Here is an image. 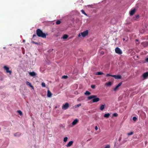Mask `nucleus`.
<instances>
[{"label":"nucleus","mask_w":148,"mask_h":148,"mask_svg":"<svg viewBox=\"0 0 148 148\" xmlns=\"http://www.w3.org/2000/svg\"><path fill=\"white\" fill-rule=\"evenodd\" d=\"M16 134H17V133H15V134H14V136H16Z\"/></svg>","instance_id":"44"},{"label":"nucleus","mask_w":148,"mask_h":148,"mask_svg":"<svg viewBox=\"0 0 148 148\" xmlns=\"http://www.w3.org/2000/svg\"><path fill=\"white\" fill-rule=\"evenodd\" d=\"M68 77V76L67 75H64L62 76V78L64 79H66Z\"/></svg>","instance_id":"24"},{"label":"nucleus","mask_w":148,"mask_h":148,"mask_svg":"<svg viewBox=\"0 0 148 148\" xmlns=\"http://www.w3.org/2000/svg\"><path fill=\"white\" fill-rule=\"evenodd\" d=\"M118 87L117 86L114 88V90L115 91H116L118 88Z\"/></svg>","instance_id":"36"},{"label":"nucleus","mask_w":148,"mask_h":148,"mask_svg":"<svg viewBox=\"0 0 148 148\" xmlns=\"http://www.w3.org/2000/svg\"><path fill=\"white\" fill-rule=\"evenodd\" d=\"M136 44H138V42H136Z\"/></svg>","instance_id":"48"},{"label":"nucleus","mask_w":148,"mask_h":148,"mask_svg":"<svg viewBox=\"0 0 148 148\" xmlns=\"http://www.w3.org/2000/svg\"><path fill=\"white\" fill-rule=\"evenodd\" d=\"M32 43H33V44H36V45H39V43L37 42H34V41H32Z\"/></svg>","instance_id":"34"},{"label":"nucleus","mask_w":148,"mask_h":148,"mask_svg":"<svg viewBox=\"0 0 148 148\" xmlns=\"http://www.w3.org/2000/svg\"><path fill=\"white\" fill-rule=\"evenodd\" d=\"M68 37V35L66 34L64 35L62 37V38L64 39H67Z\"/></svg>","instance_id":"17"},{"label":"nucleus","mask_w":148,"mask_h":148,"mask_svg":"<svg viewBox=\"0 0 148 148\" xmlns=\"http://www.w3.org/2000/svg\"><path fill=\"white\" fill-rule=\"evenodd\" d=\"M136 41L138 42V40L137 39L136 40Z\"/></svg>","instance_id":"45"},{"label":"nucleus","mask_w":148,"mask_h":148,"mask_svg":"<svg viewBox=\"0 0 148 148\" xmlns=\"http://www.w3.org/2000/svg\"><path fill=\"white\" fill-rule=\"evenodd\" d=\"M29 75L31 76H34L36 75V73L34 72H29Z\"/></svg>","instance_id":"12"},{"label":"nucleus","mask_w":148,"mask_h":148,"mask_svg":"<svg viewBox=\"0 0 148 148\" xmlns=\"http://www.w3.org/2000/svg\"><path fill=\"white\" fill-rule=\"evenodd\" d=\"M145 61L147 62H148V58H146L145 59Z\"/></svg>","instance_id":"41"},{"label":"nucleus","mask_w":148,"mask_h":148,"mask_svg":"<svg viewBox=\"0 0 148 148\" xmlns=\"http://www.w3.org/2000/svg\"><path fill=\"white\" fill-rule=\"evenodd\" d=\"M95 129L96 130H98V127L97 126H95Z\"/></svg>","instance_id":"38"},{"label":"nucleus","mask_w":148,"mask_h":148,"mask_svg":"<svg viewBox=\"0 0 148 148\" xmlns=\"http://www.w3.org/2000/svg\"><path fill=\"white\" fill-rule=\"evenodd\" d=\"M41 85L42 87H45V83L43 82L42 83Z\"/></svg>","instance_id":"25"},{"label":"nucleus","mask_w":148,"mask_h":148,"mask_svg":"<svg viewBox=\"0 0 148 148\" xmlns=\"http://www.w3.org/2000/svg\"><path fill=\"white\" fill-rule=\"evenodd\" d=\"M135 10L134 9L131 10L130 12V16L133 15L135 13Z\"/></svg>","instance_id":"13"},{"label":"nucleus","mask_w":148,"mask_h":148,"mask_svg":"<svg viewBox=\"0 0 148 148\" xmlns=\"http://www.w3.org/2000/svg\"><path fill=\"white\" fill-rule=\"evenodd\" d=\"M78 121L77 119H75L73 121L72 123V125H75L78 122Z\"/></svg>","instance_id":"11"},{"label":"nucleus","mask_w":148,"mask_h":148,"mask_svg":"<svg viewBox=\"0 0 148 148\" xmlns=\"http://www.w3.org/2000/svg\"><path fill=\"white\" fill-rule=\"evenodd\" d=\"M81 106V103L78 104L77 105V107H79Z\"/></svg>","instance_id":"37"},{"label":"nucleus","mask_w":148,"mask_h":148,"mask_svg":"<svg viewBox=\"0 0 148 148\" xmlns=\"http://www.w3.org/2000/svg\"><path fill=\"white\" fill-rule=\"evenodd\" d=\"M110 146L109 145H107L104 148H110Z\"/></svg>","instance_id":"35"},{"label":"nucleus","mask_w":148,"mask_h":148,"mask_svg":"<svg viewBox=\"0 0 148 148\" xmlns=\"http://www.w3.org/2000/svg\"><path fill=\"white\" fill-rule=\"evenodd\" d=\"M88 30H86L82 32H81V34L83 37H85L88 35Z\"/></svg>","instance_id":"5"},{"label":"nucleus","mask_w":148,"mask_h":148,"mask_svg":"<svg viewBox=\"0 0 148 148\" xmlns=\"http://www.w3.org/2000/svg\"><path fill=\"white\" fill-rule=\"evenodd\" d=\"M91 87L92 89H94L95 88V86L94 85H92Z\"/></svg>","instance_id":"32"},{"label":"nucleus","mask_w":148,"mask_h":148,"mask_svg":"<svg viewBox=\"0 0 148 148\" xmlns=\"http://www.w3.org/2000/svg\"><path fill=\"white\" fill-rule=\"evenodd\" d=\"M118 116V114L117 113H114L113 114V116L114 117H116Z\"/></svg>","instance_id":"26"},{"label":"nucleus","mask_w":148,"mask_h":148,"mask_svg":"<svg viewBox=\"0 0 148 148\" xmlns=\"http://www.w3.org/2000/svg\"><path fill=\"white\" fill-rule=\"evenodd\" d=\"M112 82H109L108 83H106L105 85L107 86H110L112 85Z\"/></svg>","instance_id":"19"},{"label":"nucleus","mask_w":148,"mask_h":148,"mask_svg":"<svg viewBox=\"0 0 148 148\" xmlns=\"http://www.w3.org/2000/svg\"><path fill=\"white\" fill-rule=\"evenodd\" d=\"M144 79H146L148 77V72H146L143 74L142 75Z\"/></svg>","instance_id":"7"},{"label":"nucleus","mask_w":148,"mask_h":148,"mask_svg":"<svg viewBox=\"0 0 148 148\" xmlns=\"http://www.w3.org/2000/svg\"><path fill=\"white\" fill-rule=\"evenodd\" d=\"M133 134V132H131L130 133H128L127 134L128 136H130V135H132Z\"/></svg>","instance_id":"27"},{"label":"nucleus","mask_w":148,"mask_h":148,"mask_svg":"<svg viewBox=\"0 0 148 148\" xmlns=\"http://www.w3.org/2000/svg\"><path fill=\"white\" fill-rule=\"evenodd\" d=\"M52 95V94L51 92L49 90H47V97H50Z\"/></svg>","instance_id":"9"},{"label":"nucleus","mask_w":148,"mask_h":148,"mask_svg":"<svg viewBox=\"0 0 148 148\" xmlns=\"http://www.w3.org/2000/svg\"><path fill=\"white\" fill-rule=\"evenodd\" d=\"M106 107L105 104L102 105L100 107V109L101 110H103Z\"/></svg>","instance_id":"16"},{"label":"nucleus","mask_w":148,"mask_h":148,"mask_svg":"<svg viewBox=\"0 0 148 148\" xmlns=\"http://www.w3.org/2000/svg\"><path fill=\"white\" fill-rule=\"evenodd\" d=\"M104 52L103 51H102L101 52V54L103 55L104 54Z\"/></svg>","instance_id":"40"},{"label":"nucleus","mask_w":148,"mask_h":148,"mask_svg":"<svg viewBox=\"0 0 148 148\" xmlns=\"http://www.w3.org/2000/svg\"><path fill=\"white\" fill-rule=\"evenodd\" d=\"M26 84L27 85L31 87L32 89H34L33 86L31 85V84L28 81L26 82Z\"/></svg>","instance_id":"14"},{"label":"nucleus","mask_w":148,"mask_h":148,"mask_svg":"<svg viewBox=\"0 0 148 148\" xmlns=\"http://www.w3.org/2000/svg\"><path fill=\"white\" fill-rule=\"evenodd\" d=\"M122 84V82H121L120 83H119L116 86L118 87H119V86H120Z\"/></svg>","instance_id":"31"},{"label":"nucleus","mask_w":148,"mask_h":148,"mask_svg":"<svg viewBox=\"0 0 148 148\" xmlns=\"http://www.w3.org/2000/svg\"><path fill=\"white\" fill-rule=\"evenodd\" d=\"M103 74L104 73L103 72H99L96 73V75H103Z\"/></svg>","instance_id":"18"},{"label":"nucleus","mask_w":148,"mask_h":148,"mask_svg":"<svg viewBox=\"0 0 148 148\" xmlns=\"http://www.w3.org/2000/svg\"><path fill=\"white\" fill-rule=\"evenodd\" d=\"M36 36V35L35 34H34L33 35V38H34V37H35Z\"/></svg>","instance_id":"43"},{"label":"nucleus","mask_w":148,"mask_h":148,"mask_svg":"<svg viewBox=\"0 0 148 148\" xmlns=\"http://www.w3.org/2000/svg\"><path fill=\"white\" fill-rule=\"evenodd\" d=\"M123 41H124V40H125V38H123Z\"/></svg>","instance_id":"46"},{"label":"nucleus","mask_w":148,"mask_h":148,"mask_svg":"<svg viewBox=\"0 0 148 148\" xmlns=\"http://www.w3.org/2000/svg\"><path fill=\"white\" fill-rule=\"evenodd\" d=\"M81 12H82V14H84L86 16H87V14L84 11V10H81Z\"/></svg>","instance_id":"21"},{"label":"nucleus","mask_w":148,"mask_h":148,"mask_svg":"<svg viewBox=\"0 0 148 148\" xmlns=\"http://www.w3.org/2000/svg\"><path fill=\"white\" fill-rule=\"evenodd\" d=\"M61 23V21L59 20L57 21L56 22V24L57 25L60 24Z\"/></svg>","instance_id":"23"},{"label":"nucleus","mask_w":148,"mask_h":148,"mask_svg":"<svg viewBox=\"0 0 148 148\" xmlns=\"http://www.w3.org/2000/svg\"><path fill=\"white\" fill-rule=\"evenodd\" d=\"M67 139L68 138L67 137H65V138H64V142H66L67 141Z\"/></svg>","instance_id":"29"},{"label":"nucleus","mask_w":148,"mask_h":148,"mask_svg":"<svg viewBox=\"0 0 148 148\" xmlns=\"http://www.w3.org/2000/svg\"><path fill=\"white\" fill-rule=\"evenodd\" d=\"M115 51L116 53L119 54H121L122 53V51L118 47H117L115 48Z\"/></svg>","instance_id":"3"},{"label":"nucleus","mask_w":148,"mask_h":148,"mask_svg":"<svg viewBox=\"0 0 148 148\" xmlns=\"http://www.w3.org/2000/svg\"><path fill=\"white\" fill-rule=\"evenodd\" d=\"M69 107V104L67 103H66L63 105L62 107V109L64 110H66Z\"/></svg>","instance_id":"6"},{"label":"nucleus","mask_w":148,"mask_h":148,"mask_svg":"<svg viewBox=\"0 0 148 148\" xmlns=\"http://www.w3.org/2000/svg\"><path fill=\"white\" fill-rule=\"evenodd\" d=\"M17 112H18L21 116L22 115V112L21 111V110H17Z\"/></svg>","instance_id":"22"},{"label":"nucleus","mask_w":148,"mask_h":148,"mask_svg":"<svg viewBox=\"0 0 148 148\" xmlns=\"http://www.w3.org/2000/svg\"><path fill=\"white\" fill-rule=\"evenodd\" d=\"M36 34L37 36L39 37L43 38H46V34L43 33L42 31L39 29H37L36 30Z\"/></svg>","instance_id":"1"},{"label":"nucleus","mask_w":148,"mask_h":148,"mask_svg":"<svg viewBox=\"0 0 148 148\" xmlns=\"http://www.w3.org/2000/svg\"><path fill=\"white\" fill-rule=\"evenodd\" d=\"M81 33H80L78 35V37H79L80 36H81Z\"/></svg>","instance_id":"42"},{"label":"nucleus","mask_w":148,"mask_h":148,"mask_svg":"<svg viewBox=\"0 0 148 148\" xmlns=\"http://www.w3.org/2000/svg\"><path fill=\"white\" fill-rule=\"evenodd\" d=\"M137 119V118L135 116L133 117V120L134 121H136Z\"/></svg>","instance_id":"28"},{"label":"nucleus","mask_w":148,"mask_h":148,"mask_svg":"<svg viewBox=\"0 0 148 148\" xmlns=\"http://www.w3.org/2000/svg\"><path fill=\"white\" fill-rule=\"evenodd\" d=\"M84 94L86 95H89L91 94V93L88 91L86 90Z\"/></svg>","instance_id":"20"},{"label":"nucleus","mask_w":148,"mask_h":148,"mask_svg":"<svg viewBox=\"0 0 148 148\" xmlns=\"http://www.w3.org/2000/svg\"><path fill=\"white\" fill-rule=\"evenodd\" d=\"M136 44H138V42H136Z\"/></svg>","instance_id":"47"},{"label":"nucleus","mask_w":148,"mask_h":148,"mask_svg":"<svg viewBox=\"0 0 148 148\" xmlns=\"http://www.w3.org/2000/svg\"><path fill=\"white\" fill-rule=\"evenodd\" d=\"M4 69L6 71L7 73H9L10 75H11L12 73V71H11L9 70V68L7 67L6 66H5L3 67Z\"/></svg>","instance_id":"4"},{"label":"nucleus","mask_w":148,"mask_h":148,"mask_svg":"<svg viewBox=\"0 0 148 148\" xmlns=\"http://www.w3.org/2000/svg\"><path fill=\"white\" fill-rule=\"evenodd\" d=\"M121 137H120L119 138V141H120L121 140Z\"/></svg>","instance_id":"39"},{"label":"nucleus","mask_w":148,"mask_h":148,"mask_svg":"<svg viewBox=\"0 0 148 148\" xmlns=\"http://www.w3.org/2000/svg\"><path fill=\"white\" fill-rule=\"evenodd\" d=\"M110 116V114L109 113L105 114L104 115V117L106 118H108Z\"/></svg>","instance_id":"15"},{"label":"nucleus","mask_w":148,"mask_h":148,"mask_svg":"<svg viewBox=\"0 0 148 148\" xmlns=\"http://www.w3.org/2000/svg\"><path fill=\"white\" fill-rule=\"evenodd\" d=\"M113 77H114L115 79H121V76L119 75H114Z\"/></svg>","instance_id":"8"},{"label":"nucleus","mask_w":148,"mask_h":148,"mask_svg":"<svg viewBox=\"0 0 148 148\" xmlns=\"http://www.w3.org/2000/svg\"><path fill=\"white\" fill-rule=\"evenodd\" d=\"M114 75H111L110 74H107L106 75V77H108V76H111V77H113V76Z\"/></svg>","instance_id":"33"},{"label":"nucleus","mask_w":148,"mask_h":148,"mask_svg":"<svg viewBox=\"0 0 148 148\" xmlns=\"http://www.w3.org/2000/svg\"><path fill=\"white\" fill-rule=\"evenodd\" d=\"M122 84V82H121L120 83H119L116 86L118 87H119V86H120Z\"/></svg>","instance_id":"30"},{"label":"nucleus","mask_w":148,"mask_h":148,"mask_svg":"<svg viewBox=\"0 0 148 148\" xmlns=\"http://www.w3.org/2000/svg\"><path fill=\"white\" fill-rule=\"evenodd\" d=\"M90 6V5H88V7H89Z\"/></svg>","instance_id":"49"},{"label":"nucleus","mask_w":148,"mask_h":148,"mask_svg":"<svg viewBox=\"0 0 148 148\" xmlns=\"http://www.w3.org/2000/svg\"><path fill=\"white\" fill-rule=\"evenodd\" d=\"M92 99H93L92 101L93 103L97 102L100 100L99 98L97 97V96L96 95H91L88 97V100H90Z\"/></svg>","instance_id":"2"},{"label":"nucleus","mask_w":148,"mask_h":148,"mask_svg":"<svg viewBox=\"0 0 148 148\" xmlns=\"http://www.w3.org/2000/svg\"><path fill=\"white\" fill-rule=\"evenodd\" d=\"M73 143V141H70L66 145V146L67 147H69L71 146Z\"/></svg>","instance_id":"10"}]
</instances>
